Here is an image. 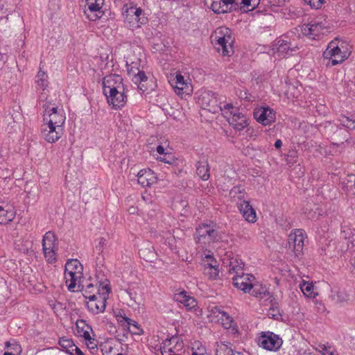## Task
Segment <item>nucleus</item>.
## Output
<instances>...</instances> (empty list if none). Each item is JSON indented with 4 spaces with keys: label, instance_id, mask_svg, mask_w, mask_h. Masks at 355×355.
<instances>
[{
    "label": "nucleus",
    "instance_id": "nucleus-1",
    "mask_svg": "<svg viewBox=\"0 0 355 355\" xmlns=\"http://www.w3.org/2000/svg\"><path fill=\"white\" fill-rule=\"evenodd\" d=\"M349 55L347 44L336 38L329 43L322 56L326 66L331 67L342 63Z\"/></svg>",
    "mask_w": 355,
    "mask_h": 355
},
{
    "label": "nucleus",
    "instance_id": "nucleus-2",
    "mask_svg": "<svg viewBox=\"0 0 355 355\" xmlns=\"http://www.w3.org/2000/svg\"><path fill=\"white\" fill-rule=\"evenodd\" d=\"M215 48L224 56H230L234 53L232 44L234 39L230 34V30L226 27L217 28L211 36Z\"/></svg>",
    "mask_w": 355,
    "mask_h": 355
},
{
    "label": "nucleus",
    "instance_id": "nucleus-3",
    "mask_svg": "<svg viewBox=\"0 0 355 355\" xmlns=\"http://www.w3.org/2000/svg\"><path fill=\"white\" fill-rule=\"evenodd\" d=\"M196 243L202 248H206L211 243L219 240V232L216 223L211 222L209 224L203 223L196 228Z\"/></svg>",
    "mask_w": 355,
    "mask_h": 355
},
{
    "label": "nucleus",
    "instance_id": "nucleus-4",
    "mask_svg": "<svg viewBox=\"0 0 355 355\" xmlns=\"http://www.w3.org/2000/svg\"><path fill=\"white\" fill-rule=\"evenodd\" d=\"M110 288L108 284H105L98 289L97 294L88 296L86 306L88 310L93 314L103 313L106 307V300L108 297Z\"/></svg>",
    "mask_w": 355,
    "mask_h": 355
},
{
    "label": "nucleus",
    "instance_id": "nucleus-5",
    "mask_svg": "<svg viewBox=\"0 0 355 355\" xmlns=\"http://www.w3.org/2000/svg\"><path fill=\"white\" fill-rule=\"evenodd\" d=\"M128 74L132 76V80L137 85L139 89L143 92L148 90L145 86L144 83L147 81L148 77L145 72L140 69L141 60L136 58L135 60H132L128 58L126 62Z\"/></svg>",
    "mask_w": 355,
    "mask_h": 355
},
{
    "label": "nucleus",
    "instance_id": "nucleus-6",
    "mask_svg": "<svg viewBox=\"0 0 355 355\" xmlns=\"http://www.w3.org/2000/svg\"><path fill=\"white\" fill-rule=\"evenodd\" d=\"M123 15L125 20L128 21L132 27H140L141 25L146 24L148 18L145 16L144 10L136 5L125 4L123 6Z\"/></svg>",
    "mask_w": 355,
    "mask_h": 355
},
{
    "label": "nucleus",
    "instance_id": "nucleus-7",
    "mask_svg": "<svg viewBox=\"0 0 355 355\" xmlns=\"http://www.w3.org/2000/svg\"><path fill=\"white\" fill-rule=\"evenodd\" d=\"M306 238V234L302 229H295L289 234L288 248L293 251L295 257L300 258L303 255L304 241Z\"/></svg>",
    "mask_w": 355,
    "mask_h": 355
},
{
    "label": "nucleus",
    "instance_id": "nucleus-8",
    "mask_svg": "<svg viewBox=\"0 0 355 355\" xmlns=\"http://www.w3.org/2000/svg\"><path fill=\"white\" fill-rule=\"evenodd\" d=\"M43 107L44 109V123L62 128L66 119L63 110H58V107H55L50 108L47 103L43 105Z\"/></svg>",
    "mask_w": 355,
    "mask_h": 355
},
{
    "label": "nucleus",
    "instance_id": "nucleus-9",
    "mask_svg": "<svg viewBox=\"0 0 355 355\" xmlns=\"http://www.w3.org/2000/svg\"><path fill=\"white\" fill-rule=\"evenodd\" d=\"M327 28L326 23H324L320 19H317L309 24H303L301 26V32L309 39L316 40L324 34L323 31Z\"/></svg>",
    "mask_w": 355,
    "mask_h": 355
},
{
    "label": "nucleus",
    "instance_id": "nucleus-10",
    "mask_svg": "<svg viewBox=\"0 0 355 355\" xmlns=\"http://www.w3.org/2000/svg\"><path fill=\"white\" fill-rule=\"evenodd\" d=\"M259 345L270 351H277L282 345V340L272 332H263L259 338Z\"/></svg>",
    "mask_w": 355,
    "mask_h": 355
},
{
    "label": "nucleus",
    "instance_id": "nucleus-11",
    "mask_svg": "<svg viewBox=\"0 0 355 355\" xmlns=\"http://www.w3.org/2000/svg\"><path fill=\"white\" fill-rule=\"evenodd\" d=\"M183 345V342L180 341L178 337L167 338L162 343L161 353L162 355H182Z\"/></svg>",
    "mask_w": 355,
    "mask_h": 355
},
{
    "label": "nucleus",
    "instance_id": "nucleus-12",
    "mask_svg": "<svg viewBox=\"0 0 355 355\" xmlns=\"http://www.w3.org/2000/svg\"><path fill=\"white\" fill-rule=\"evenodd\" d=\"M125 88L123 83V78L121 76L117 74H110L104 78L103 81V94H107L114 92H116V90H121Z\"/></svg>",
    "mask_w": 355,
    "mask_h": 355
},
{
    "label": "nucleus",
    "instance_id": "nucleus-13",
    "mask_svg": "<svg viewBox=\"0 0 355 355\" xmlns=\"http://www.w3.org/2000/svg\"><path fill=\"white\" fill-rule=\"evenodd\" d=\"M198 103L203 109H207L213 113L218 112V104L215 94L210 91L202 92L198 97Z\"/></svg>",
    "mask_w": 355,
    "mask_h": 355
},
{
    "label": "nucleus",
    "instance_id": "nucleus-14",
    "mask_svg": "<svg viewBox=\"0 0 355 355\" xmlns=\"http://www.w3.org/2000/svg\"><path fill=\"white\" fill-rule=\"evenodd\" d=\"M255 277L250 274H244L241 272V274L236 275L232 277V282L234 286L237 288L244 291L245 293H250V288L252 287L253 282Z\"/></svg>",
    "mask_w": 355,
    "mask_h": 355
},
{
    "label": "nucleus",
    "instance_id": "nucleus-15",
    "mask_svg": "<svg viewBox=\"0 0 355 355\" xmlns=\"http://www.w3.org/2000/svg\"><path fill=\"white\" fill-rule=\"evenodd\" d=\"M254 119L263 125H270L275 120V112L269 107H261L254 111Z\"/></svg>",
    "mask_w": 355,
    "mask_h": 355
},
{
    "label": "nucleus",
    "instance_id": "nucleus-16",
    "mask_svg": "<svg viewBox=\"0 0 355 355\" xmlns=\"http://www.w3.org/2000/svg\"><path fill=\"white\" fill-rule=\"evenodd\" d=\"M42 136L48 143L56 142L63 134L62 128H57L46 123H43L41 128Z\"/></svg>",
    "mask_w": 355,
    "mask_h": 355
},
{
    "label": "nucleus",
    "instance_id": "nucleus-17",
    "mask_svg": "<svg viewBox=\"0 0 355 355\" xmlns=\"http://www.w3.org/2000/svg\"><path fill=\"white\" fill-rule=\"evenodd\" d=\"M125 88L121 90H116V92H111L105 94L107 98V103L112 105L113 108L117 110L124 106L127 101V96L125 94Z\"/></svg>",
    "mask_w": 355,
    "mask_h": 355
},
{
    "label": "nucleus",
    "instance_id": "nucleus-18",
    "mask_svg": "<svg viewBox=\"0 0 355 355\" xmlns=\"http://www.w3.org/2000/svg\"><path fill=\"white\" fill-rule=\"evenodd\" d=\"M239 3L235 0H213L211 4V9L215 13H225L236 10Z\"/></svg>",
    "mask_w": 355,
    "mask_h": 355
},
{
    "label": "nucleus",
    "instance_id": "nucleus-19",
    "mask_svg": "<svg viewBox=\"0 0 355 355\" xmlns=\"http://www.w3.org/2000/svg\"><path fill=\"white\" fill-rule=\"evenodd\" d=\"M277 52L279 56L285 57L298 49L297 46L288 40V36H284L277 41Z\"/></svg>",
    "mask_w": 355,
    "mask_h": 355
},
{
    "label": "nucleus",
    "instance_id": "nucleus-20",
    "mask_svg": "<svg viewBox=\"0 0 355 355\" xmlns=\"http://www.w3.org/2000/svg\"><path fill=\"white\" fill-rule=\"evenodd\" d=\"M231 112L232 115L227 118L229 123L237 130H243L248 125L246 116L239 109Z\"/></svg>",
    "mask_w": 355,
    "mask_h": 355
},
{
    "label": "nucleus",
    "instance_id": "nucleus-21",
    "mask_svg": "<svg viewBox=\"0 0 355 355\" xmlns=\"http://www.w3.org/2000/svg\"><path fill=\"white\" fill-rule=\"evenodd\" d=\"M137 182L142 187H150L157 182V177L150 169L141 170L137 174Z\"/></svg>",
    "mask_w": 355,
    "mask_h": 355
},
{
    "label": "nucleus",
    "instance_id": "nucleus-22",
    "mask_svg": "<svg viewBox=\"0 0 355 355\" xmlns=\"http://www.w3.org/2000/svg\"><path fill=\"white\" fill-rule=\"evenodd\" d=\"M174 300L182 304L187 310H191L196 308L198 305L197 301L193 297L187 295L185 291H182L174 295Z\"/></svg>",
    "mask_w": 355,
    "mask_h": 355
},
{
    "label": "nucleus",
    "instance_id": "nucleus-23",
    "mask_svg": "<svg viewBox=\"0 0 355 355\" xmlns=\"http://www.w3.org/2000/svg\"><path fill=\"white\" fill-rule=\"evenodd\" d=\"M238 208L242 215L243 214L244 211L247 212L248 211V210H250V214L246 215L247 221L250 223L256 222L257 215L255 210L253 209L252 205H250V202L248 201L243 200L241 202L238 203Z\"/></svg>",
    "mask_w": 355,
    "mask_h": 355
},
{
    "label": "nucleus",
    "instance_id": "nucleus-24",
    "mask_svg": "<svg viewBox=\"0 0 355 355\" xmlns=\"http://www.w3.org/2000/svg\"><path fill=\"white\" fill-rule=\"evenodd\" d=\"M83 275V270L74 272H64V278L66 284L68 289L71 291H73L76 286L77 283H79V280Z\"/></svg>",
    "mask_w": 355,
    "mask_h": 355
},
{
    "label": "nucleus",
    "instance_id": "nucleus-25",
    "mask_svg": "<svg viewBox=\"0 0 355 355\" xmlns=\"http://www.w3.org/2000/svg\"><path fill=\"white\" fill-rule=\"evenodd\" d=\"M140 257L146 261L153 262L156 259V252H155L153 246L148 243L142 247L139 251Z\"/></svg>",
    "mask_w": 355,
    "mask_h": 355
},
{
    "label": "nucleus",
    "instance_id": "nucleus-26",
    "mask_svg": "<svg viewBox=\"0 0 355 355\" xmlns=\"http://www.w3.org/2000/svg\"><path fill=\"white\" fill-rule=\"evenodd\" d=\"M216 345V355H236L237 354V352H233L232 344L229 342H217Z\"/></svg>",
    "mask_w": 355,
    "mask_h": 355
},
{
    "label": "nucleus",
    "instance_id": "nucleus-27",
    "mask_svg": "<svg viewBox=\"0 0 355 355\" xmlns=\"http://www.w3.org/2000/svg\"><path fill=\"white\" fill-rule=\"evenodd\" d=\"M56 237L53 232H47L42 239V250H49V248H55Z\"/></svg>",
    "mask_w": 355,
    "mask_h": 355
},
{
    "label": "nucleus",
    "instance_id": "nucleus-28",
    "mask_svg": "<svg viewBox=\"0 0 355 355\" xmlns=\"http://www.w3.org/2000/svg\"><path fill=\"white\" fill-rule=\"evenodd\" d=\"M196 172L198 175L202 180H207L209 178V167L207 161L198 162L196 164Z\"/></svg>",
    "mask_w": 355,
    "mask_h": 355
},
{
    "label": "nucleus",
    "instance_id": "nucleus-29",
    "mask_svg": "<svg viewBox=\"0 0 355 355\" xmlns=\"http://www.w3.org/2000/svg\"><path fill=\"white\" fill-rule=\"evenodd\" d=\"M203 272L210 279H216L219 274L218 266L211 263L205 264Z\"/></svg>",
    "mask_w": 355,
    "mask_h": 355
},
{
    "label": "nucleus",
    "instance_id": "nucleus-30",
    "mask_svg": "<svg viewBox=\"0 0 355 355\" xmlns=\"http://www.w3.org/2000/svg\"><path fill=\"white\" fill-rule=\"evenodd\" d=\"M83 270V266L77 259H71L67 261L65 264L64 272H74Z\"/></svg>",
    "mask_w": 355,
    "mask_h": 355
},
{
    "label": "nucleus",
    "instance_id": "nucleus-31",
    "mask_svg": "<svg viewBox=\"0 0 355 355\" xmlns=\"http://www.w3.org/2000/svg\"><path fill=\"white\" fill-rule=\"evenodd\" d=\"M15 216L12 210H6L0 206V224H7L11 222Z\"/></svg>",
    "mask_w": 355,
    "mask_h": 355
},
{
    "label": "nucleus",
    "instance_id": "nucleus-32",
    "mask_svg": "<svg viewBox=\"0 0 355 355\" xmlns=\"http://www.w3.org/2000/svg\"><path fill=\"white\" fill-rule=\"evenodd\" d=\"M340 124L349 130H355V115L352 114L349 116L343 115L338 119Z\"/></svg>",
    "mask_w": 355,
    "mask_h": 355
},
{
    "label": "nucleus",
    "instance_id": "nucleus-33",
    "mask_svg": "<svg viewBox=\"0 0 355 355\" xmlns=\"http://www.w3.org/2000/svg\"><path fill=\"white\" fill-rule=\"evenodd\" d=\"M175 92L178 94H189L192 92L191 85L185 80L178 85H173Z\"/></svg>",
    "mask_w": 355,
    "mask_h": 355
},
{
    "label": "nucleus",
    "instance_id": "nucleus-34",
    "mask_svg": "<svg viewBox=\"0 0 355 355\" xmlns=\"http://www.w3.org/2000/svg\"><path fill=\"white\" fill-rule=\"evenodd\" d=\"M331 297L338 303L347 302L350 300L349 295L343 290L332 291Z\"/></svg>",
    "mask_w": 355,
    "mask_h": 355
},
{
    "label": "nucleus",
    "instance_id": "nucleus-35",
    "mask_svg": "<svg viewBox=\"0 0 355 355\" xmlns=\"http://www.w3.org/2000/svg\"><path fill=\"white\" fill-rule=\"evenodd\" d=\"M252 295L256 297H263L266 296V295H268L269 293L267 292L266 289L263 287H261L259 284H253L252 287L250 288V292L249 293Z\"/></svg>",
    "mask_w": 355,
    "mask_h": 355
},
{
    "label": "nucleus",
    "instance_id": "nucleus-36",
    "mask_svg": "<svg viewBox=\"0 0 355 355\" xmlns=\"http://www.w3.org/2000/svg\"><path fill=\"white\" fill-rule=\"evenodd\" d=\"M260 0H241V9L244 12L253 10L259 4Z\"/></svg>",
    "mask_w": 355,
    "mask_h": 355
},
{
    "label": "nucleus",
    "instance_id": "nucleus-37",
    "mask_svg": "<svg viewBox=\"0 0 355 355\" xmlns=\"http://www.w3.org/2000/svg\"><path fill=\"white\" fill-rule=\"evenodd\" d=\"M244 263L241 261L234 259L231 261L229 266V272H235L236 275L241 274L243 272Z\"/></svg>",
    "mask_w": 355,
    "mask_h": 355
},
{
    "label": "nucleus",
    "instance_id": "nucleus-38",
    "mask_svg": "<svg viewBox=\"0 0 355 355\" xmlns=\"http://www.w3.org/2000/svg\"><path fill=\"white\" fill-rule=\"evenodd\" d=\"M85 8L90 12L99 11L102 7L103 0H85Z\"/></svg>",
    "mask_w": 355,
    "mask_h": 355
},
{
    "label": "nucleus",
    "instance_id": "nucleus-39",
    "mask_svg": "<svg viewBox=\"0 0 355 355\" xmlns=\"http://www.w3.org/2000/svg\"><path fill=\"white\" fill-rule=\"evenodd\" d=\"M36 83L42 89H44L48 86V80L46 73L41 69L38 71L36 76Z\"/></svg>",
    "mask_w": 355,
    "mask_h": 355
},
{
    "label": "nucleus",
    "instance_id": "nucleus-40",
    "mask_svg": "<svg viewBox=\"0 0 355 355\" xmlns=\"http://www.w3.org/2000/svg\"><path fill=\"white\" fill-rule=\"evenodd\" d=\"M300 288L306 296L309 297H315V293L314 292V286L313 284L304 282L300 285Z\"/></svg>",
    "mask_w": 355,
    "mask_h": 355
},
{
    "label": "nucleus",
    "instance_id": "nucleus-41",
    "mask_svg": "<svg viewBox=\"0 0 355 355\" xmlns=\"http://www.w3.org/2000/svg\"><path fill=\"white\" fill-rule=\"evenodd\" d=\"M59 345L64 349H66V352L69 354H72L73 347H74L75 345L72 340L68 339L66 338H61L59 340Z\"/></svg>",
    "mask_w": 355,
    "mask_h": 355
},
{
    "label": "nucleus",
    "instance_id": "nucleus-42",
    "mask_svg": "<svg viewBox=\"0 0 355 355\" xmlns=\"http://www.w3.org/2000/svg\"><path fill=\"white\" fill-rule=\"evenodd\" d=\"M234 110H238V108L234 107L231 103H226L223 105L221 104L218 105V111H221L223 116L227 119L232 115L231 111H234Z\"/></svg>",
    "mask_w": 355,
    "mask_h": 355
},
{
    "label": "nucleus",
    "instance_id": "nucleus-43",
    "mask_svg": "<svg viewBox=\"0 0 355 355\" xmlns=\"http://www.w3.org/2000/svg\"><path fill=\"white\" fill-rule=\"evenodd\" d=\"M44 257L49 263H54L56 260L55 248H49V250H43Z\"/></svg>",
    "mask_w": 355,
    "mask_h": 355
},
{
    "label": "nucleus",
    "instance_id": "nucleus-44",
    "mask_svg": "<svg viewBox=\"0 0 355 355\" xmlns=\"http://www.w3.org/2000/svg\"><path fill=\"white\" fill-rule=\"evenodd\" d=\"M106 245V240L105 238L101 237L99 239L98 244L96 246V250L98 251L99 255H101V258L98 257L97 259H101L99 261V263L98 264L101 265L103 260V256L101 254L104 250V248Z\"/></svg>",
    "mask_w": 355,
    "mask_h": 355
},
{
    "label": "nucleus",
    "instance_id": "nucleus-45",
    "mask_svg": "<svg viewBox=\"0 0 355 355\" xmlns=\"http://www.w3.org/2000/svg\"><path fill=\"white\" fill-rule=\"evenodd\" d=\"M6 347L7 348H10V352H13L17 355H20L21 352V346L15 341L10 343V341H7L6 343Z\"/></svg>",
    "mask_w": 355,
    "mask_h": 355
},
{
    "label": "nucleus",
    "instance_id": "nucleus-46",
    "mask_svg": "<svg viewBox=\"0 0 355 355\" xmlns=\"http://www.w3.org/2000/svg\"><path fill=\"white\" fill-rule=\"evenodd\" d=\"M76 324L79 334H81L85 329H91L90 326L87 324L84 320H78Z\"/></svg>",
    "mask_w": 355,
    "mask_h": 355
},
{
    "label": "nucleus",
    "instance_id": "nucleus-47",
    "mask_svg": "<svg viewBox=\"0 0 355 355\" xmlns=\"http://www.w3.org/2000/svg\"><path fill=\"white\" fill-rule=\"evenodd\" d=\"M159 159V161L168 164H173L175 162L174 157L170 153H166L163 156H160Z\"/></svg>",
    "mask_w": 355,
    "mask_h": 355
},
{
    "label": "nucleus",
    "instance_id": "nucleus-48",
    "mask_svg": "<svg viewBox=\"0 0 355 355\" xmlns=\"http://www.w3.org/2000/svg\"><path fill=\"white\" fill-rule=\"evenodd\" d=\"M127 324L129 327L132 326L135 327V331H133V334L138 335L143 334V330L140 328L139 324L136 321L129 318V320L127 321Z\"/></svg>",
    "mask_w": 355,
    "mask_h": 355
},
{
    "label": "nucleus",
    "instance_id": "nucleus-49",
    "mask_svg": "<svg viewBox=\"0 0 355 355\" xmlns=\"http://www.w3.org/2000/svg\"><path fill=\"white\" fill-rule=\"evenodd\" d=\"M303 1L311 8L315 9L320 8L323 3L322 0H303Z\"/></svg>",
    "mask_w": 355,
    "mask_h": 355
},
{
    "label": "nucleus",
    "instance_id": "nucleus-50",
    "mask_svg": "<svg viewBox=\"0 0 355 355\" xmlns=\"http://www.w3.org/2000/svg\"><path fill=\"white\" fill-rule=\"evenodd\" d=\"M331 349V347L330 345H329L328 343L327 344H318L316 347H315V349L320 352H321L322 354V355H324V353L327 354V355L328 354V352H330Z\"/></svg>",
    "mask_w": 355,
    "mask_h": 355
},
{
    "label": "nucleus",
    "instance_id": "nucleus-51",
    "mask_svg": "<svg viewBox=\"0 0 355 355\" xmlns=\"http://www.w3.org/2000/svg\"><path fill=\"white\" fill-rule=\"evenodd\" d=\"M220 318L222 320V323H223V326L225 327V328H226V329L230 328L232 326V324L234 323V320L231 316L227 317L226 318Z\"/></svg>",
    "mask_w": 355,
    "mask_h": 355
},
{
    "label": "nucleus",
    "instance_id": "nucleus-52",
    "mask_svg": "<svg viewBox=\"0 0 355 355\" xmlns=\"http://www.w3.org/2000/svg\"><path fill=\"white\" fill-rule=\"evenodd\" d=\"M89 330V329H85L80 334L85 338L86 342H89L90 344H93V340H94V339L90 336Z\"/></svg>",
    "mask_w": 355,
    "mask_h": 355
},
{
    "label": "nucleus",
    "instance_id": "nucleus-53",
    "mask_svg": "<svg viewBox=\"0 0 355 355\" xmlns=\"http://www.w3.org/2000/svg\"><path fill=\"white\" fill-rule=\"evenodd\" d=\"M103 285H102L101 284H100V286L97 288V284L96 286H94L93 284L92 283H89L87 284L86 286H85V289H89V290H92L93 291V292H96V291L98 292V288H101V287L103 286Z\"/></svg>",
    "mask_w": 355,
    "mask_h": 355
},
{
    "label": "nucleus",
    "instance_id": "nucleus-54",
    "mask_svg": "<svg viewBox=\"0 0 355 355\" xmlns=\"http://www.w3.org/2000/svg\"><path fill=\"white\" fill-rule=\"evenodd\" d=\"M116 316L117 321L121 324L127 322V321L129 320V318L126 317L125 315H123L121 313H119V314H117Z\"/></svg>",
    "mask_w": 355,
    "mask_h": 355
},
{
    "label": "nucleus",
    "instance_id": "nucleus-55",
    "mask_svg": "<svg viewBox=\"0 0 355 355\" xmlns=\"http://www.w3.org/2000/svg\"><path fill=\"white\" fill-rule=\"evenodd\" d=\"M87 345L92 354H94L98 351V347L96 344L94 343V340H93V344H90L89 342H87Z\"/></svg>",
    "mask_w": 355,
    "mask_h": 355
},
{
    "label": "nucleus",
    "instance_id": "nucleus-56",
    "mask_svg": "<svg viewBox=\"0 0 355 355\" xmlns=\"http://www.w3.org/2000/svg\"><path fill=\"white\" fill-rule=\"evenodd\" d=\"M237 193L241 194L243 193V192L240 187H235L231 190L230 194L232 196L233 198H235V195Z\"/></svg>",
    "mask_w": 355,
    "mask_h": 355
},
{
    "label": "nucleus",
    "instance_id": "nucleus-57",
    "mask_svg": "<svg viewBox=\"0 0 355 355\" xmlns=\"http://www.w3.org/2000/svg\"><path fill=\"white\" fill-rule=\"evenodd\" d=\"M184 80V76H182L181 74H178L175 76V78L173 80V85H178V83H180Z\"/></svg>",
    "mask_w": 355,
    "mask_h": 355
},
{
    "label": "nucleus",
    "instance_id": "nucleus-58",
    "mask_svg": "<svg viewBox=\"0 0 355 355\" xmlns=\"http://www.w3.org/2000/svg\"><path fill=\"white\" fill-rule=\"evenodd\" d=\"M71 351L73 352V354L70 355H85L84 353L80 350V349L76 345L74 346V347H73V349H71Z\"/></svg>",
    "mask_w": 355,
    "mask_h": 355
},
{
    "label": "nucleus",
    "instance_id": "nucleus-59",
    "mask_svg": "<svg viewBox=\"0 0 355 355\" xmlns=\"http://www.w3.org/2000/svg\"><path fill=\"white\" fill-rule=\"evenodd\" d=\"M222 311L219 307L214 306L211 309V313L215 314L216 317H219Z\"/></svg>",
    "mask_w": 355,
    "mask_h": 355
},
{
    "label": "nucleus",
    "instance_id": "nucleus-60",
    "mask_svg": "<svg viewBox=\"0 0 355 355\" xmlns=\"http://www.w3.org/2000/svg\"><path fill=\"white\" fill-rule=\"evenodd\" d=\"M92 294H97V291L96 292H93V291L89 290V289H85L84 290L83 295H84L85 299H88V296L92 295Z\"/></svg>",
    "mask_w": 355,
    "mask_h": 355
},
{
    "label": "nucleus",
    "instance_id": "nucleus-61",
    "mask_svg": "<svg viewBox=\"0 0 355 355\" xmlns=\"http://www.w3.org/2000/svg\"><path fill=\"white\" fill-rule=\"evenodd\" d=\"M198 351L199 352H193L192 353V355H209L208 354L205 353V348H202V349L198 348Z\"/></svg>",
    "mask_w": 355,
    "mask_h": 355
},
{
    "label": "nucleus",
    "instance_id": "nucleus-62",
    "mask_svg": "<svg viewBox=\"0 0 355 355\" xmlns=\"http://www.w3.org/2000/svg\"><path fill=\"white\" fill-rule=\"evenodd\" d=\"M156 150H157V152L159 155H164V154H166V153H164V147H163L162 146H161V145H159V146L157 147Z\"/></svg>",
    "mask_w": 355,
    "mask_h": 355
},
{
    "label": "nucleus",
    "instance_id": "nucleus-63",
    "mask_svg": "<svg viewBox=\"0 0 355 355\" xmlns=\"http://www.w3.org/2000/svg\"><path fill=\"white\" fill-rule=\"evenodd\" d=\"M31 245H32V242L29 241H26V248L25 249H23V252L24 253H28V249H29L28 248L31 247Z\"/></svg>",
    "mask_w": 355,
    "mask_h": 355
},
{
    "label": "nucleus",
    "instance_id": "nucleus-64",
    "mask_svg": "<svg viewBox=\"0 0 355 355\" xmlns=\"http://www.w3.org/2000/svg\"><path fill=\"white\" fill-rule=\"evenodd\" d=\"M351 263H352V272L355 275V257L351 259Z\"/></svg>",
    "mask_w": 355,
    "mask_h": 355
}]
</instances>
